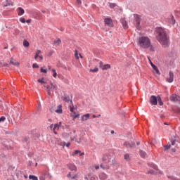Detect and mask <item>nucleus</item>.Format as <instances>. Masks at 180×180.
Segmentation results:
<instances>
[{"mask_svg":"<svg viewBox=\"0 0 180 180\" xmlns=\"http://www.w3.org/2000/svg\"><path fill=\"white\" fill-rule=\"evenodd\" d=\"M35 53L38 54V56H40V54L41 53V51L37 50Z\"/></svg>","mask_w":180,"mask_h":180,"instance_id":"49","label":"nucleus"},{"mask_svg":"<svg viewBox=\"0 0 180 180\" xmlns=\"http://www.w3.org/2000/svg\"><path fill=\"white\" fill-rule=\"evenodd\" d=\"M48 70H52V69H51V66L48 65Z\"/></svg>","mask_w":180,"mask_h":180,"instance_id":"62","label":"nucleus"},{"mask_svg":"<svg viewBox=\"0 0 180 180\" xmlns=\"http://www.w3.org/2000/svg\"><path fill=\"white\" fill-rule=\"evenodd\" d=\"M124 160H126V161H130V155L129 154H125L124 156Z\"/></svg>","mask_w":180,"mask_h":180,"instance_id":"31","label":"nucleus"},{"mask_svg":"<svg viewBox=\"0 0 180 180\" xmlns=\"http://www.w3.org/2000/svg\"><path fill=\"white\" fill-rule=\"evenodd\" d=\"M140 22H141V18H140V16L136 15V29H140Z\"/></svg>","mask_w":180,"mask_h":180,"instance_id":"17","label":"nucleus"},{"mask_svg":"<svg viewBox=\"0 0 180 180\" xmlns=\"http://www.w3.org/2000/svg\"><path fill=\"white\" fill-rule=\"evenodd\" d=\"M38 82H40V84H46V82H44V78L39 79Z\"/></svg>","mask_w":180,"mask_h":180,"instance_id":"42","label":"nucleus"},{"mask_svg":"<svg viewBox=\"0 0 180 180\" xmlns=\"http://www.w3.org/2000/svg\"><path fill=\"white\" fill-rule=\"evenodd\" d=\"M98 178L101 180L108 179V174H106L105 173L101 172L99 174Z\"/></svg>","mask_w":180,"mask_h":180,"instance_id":"16","label":"nucleus"},{"mask_svg":"<svg viewBox=\"0 0 180 180\" xmlns=\"http://www.w3.org/2000/svg\"><path fill=\"white\" fill-rule=\"evenodd\" d=\"M158 96H151L149 100L150 103H151V105H157L158 103Z\"/></svg>","mask_w":180,"mask_h":180,"instance_id":"6","label":"nucleus"},{"mask_svg":"<svg viewBox=\"0 0 180 180\" xmlns=\"http://www.w3.org/2000/svg\"><path fill=\"white\" fill-rule=\"evenodd\" d=\"M95 169H99V166H95Z\"/></svg>","mask_w":180,"mask_h":180,"instance_id":"61","label":"nucleus"},{"mask_svg":"<svg viewBox=\"0 0 180 180\" xmlns=\"http://www.w3.org/2000/svg\"><path fill=\"white\" fill-rule=\"evenodd\" d=\"M44 88H46V92L49 96H51L54 94L52 89H57V86L51 82L50 85H45Z\"/></svg>","mask_w":180,"mask_h":180,"instance_id":"4","label":"nucleus"},{"mask_svg":"<svg viewBox=\"0 0 180 180\" xmlns=\"http://www.w3.org/2000/svg\"><path fill=\"white\" fill-rule=\"evenodd\" d=\"M20 22H21V23H26V19H25V18H20Z\"/></svg>","mask_w":180,"mask_h":180,"instance_id":"44","label":"nucleus"},{"mask_svg":"<svg viewBox=\"0 0 180 180\" xmlns=\"http://www.w3.org/2000/svg\"><path fill=\"white\" fill-rule=\"evenodd\" d=\"M10 64H12L13 65H15L17 67L20 65L19 62H16V60L15 59H13V58H11Z\"/></svg>","mask_w":180,"mask_h":180,"instance_id":"19","label":"nucleus"},{"mask_svg":"<svg viewBox=\"0 0 180 180\" xmlns=\"http://www.w3.org/2000/svg\"><path fill=\"white\" fill-rule=\"evenodd\" d=\"M150 167L153 169H155L156 171H158V167L154 164H150Z\"/></svg>","mask_w":180,"mask_h":180,"instance_id":"37","label":"nucleus"},{"mask_svg":"<svg viewBox=\"0 0 180 180\" xmlns=\"http://www.w3.org/2000/svg\"><path fill=\"white\" fill-rule=\"evenodd\" d=\"M89 117H91V114H85L81 117V122H86Z\"/></svg>","mask_w":180,"mask_h":180,"instance_id":"13","label":"nucleus"},{"mask_svg":"<svg viewBox=\"0 0 180 180\" xmlns=\"http://www.w3.org/2000/svg\"><path fill=\"white\" fill-rule=\"evenodd\" d=\"M39 61H43V56L39 55Z\"/></svg>","mask_w":180,"mask_h":180,"instance_id":"50","label":"nucleus"},{"mask_svg":"<svg viewBox=\"0 0 180 180\" xmlns=\"http://www.w3.org/2000/svg\"><path fill=\"white\" fill-rule=\"evenodd\" d=\"M53 126H54V125H53V124H51V125L49 126L50 129H53Z\"/></svg>","mask_w":180,"mask_h":180,"instance_id":"60","label":"nucleus"},{"mask_svg":"<svg viewBox=\"0 0 180 180\" xmlns=\"http://www.w3.org/2000/svg\"><path fill=\"white\" fill-rule=\"evenodd\" d=\"M37 108L38 110H40L41 109V105L39 104Z\"/></svg>","mask_w":180,"mask_h":180,"instance_id":"56","label":"nucleus"},{"mask_svg":"<svg viewBox=\"0 0 180 180\" xmlns=\"http://www.w3.org/2000/svg\"><path fill=\"white\" fill-rule=\"evenodd\" d=\"M51 71L53 73V78H57V72H56V69H52Z\"/></svg>","mask_w":180,"mask_h":180,"instance_id":"35","label":"nucleus"},{"mask_svg":"<svg viewBox=\"0 0 180 180\" xmlns=\"http://www.w3.org/2000/svg\"><path fill=\"white\" fill-rule=\"evenodd\" d=\"M26 22L27 23H30V22H32V20H27Z\"/></svg>","mask_w":180,"mask_h":180,"instance_id":"59","label":"nucleus"},{"mask_svg":"<svg viewBox=\"0 0 180 180\" xmlns=\"http://www.w3.org/2000/svg\"><path fill=\"white\" fill-rule=\"evenodd\" d=\"M153 74L156 77H158V75H160V70H158V68H157V66L155 68H153Z\"/></svg>","mask_w":180,"mask_h":180,"instance_id":"22","label":"nucleus"},{"mask_svg":"<svg viewBox=\"0 0 180 180\" xmlns=\"http://www.w3.org/2000/svg\"><path fill=\"white\" fill-rule=\"evenodd\" d=\"M81 153V151L80 150H75L72 153V155H77V154H79Z\"/></svg>","mask_w":180,"mask_h":180,"instance_id":"38","label":"nucleus"},{"mask_svg":"<svg viewBox=\"0 0 180 180\" xmlns=\"http://www.w3.org/2000/svg\"><path fill=\"white\" fill-rule=\"evenodd\" d=\"M84 179L87 180H96L95 176L92 175V173H89L84 176Z\"/></svg>","mask_w":180,"mask_h":180,"instance_id":"10","label":"nucleus"},{"mask_svg":"<svg viewBox=\"0 0 180 180\" xmlns=\"http://www.w3.org/2000/svg\"><path fill=\"white\" fill-rule=\"evenodd\" d=\"M149 61H150V65H151V67H152L153 69L157 67V66H155V65L153 64V62H151V60H149Z\"/></svg>","mask_w":180,"mask_h":180,"instance_id":"45","label":"nucleus"},{"mask_svg":"<svg viewBox=\"0 0 180 180\" xmlns=\"http://www.w3.org/2000/svg\"><path fill=\"white\" fill-rule=\"evenodd\" d=\"M75 57L77 58V60H79V57L78 56V51L75 50Z\"/></svg>","mask_w":180,"mask_h":180,"instance_id":"39","label":"nucleus"},{"mask_svg":"<svg viewBox=\"0 0 180 180\" xmlns=\"http://www.w3.org/2000/svg\"><path fill=\"white\" fill-rule=\"evenodd\" d=\"M151 41L148 37H140L138 39V46L140 49L146 50L148 49L150 46Z\"/></svg>","mask_w":180,"mask_h":180,"instance_id":"2","label":"nucleus"},{"mask_svg":"<svg viewBox=\"0 0 180 180\" xmlns=\"http://www.w3.org/2000/svg\"><path fill=\"white\" fill-rule=\"evenodd\" d=\"M169 99L172 102H178L179 101V96H177L176 94H172Z\"/></svg>","mask_w":180,"mask_h":180,"instance_id":"11","label":"nucleus"},{"mask_svg":"<svg viewBox=\"0 0 180 180\" xmlns=\"http://www.w3.org/2000/svg\"><path fill=\"white\" fill-rule=\"evenodd\" d=\"M110 8H115V6H116V4H110Z\"/></svg>","mask_w":180,"mask_h":180,"instance_id":"51","label":"nucleus"},{"mask_svg":"<svg viewBox=\"0 0 180 180\" xmlns=\"http://www.w3.org/2000/svg\"><path fill=\"white\" fill-rule=\"evenodd\" d=\"M99 68H101L103 71H105L106 70H110L111 67L109 64L103 65V62L101 61L99 63Z\"/></svg>","mask_w":180,"mask_h":180,"instance_id":"5","label":"nucleus"},{"mask_svg":"<svg viewBox=\"0 0 180 180\" xmlns=\"http://www.w3.org/2000/svg\"><path fill=\"white\" fill-rule=\"evenodd\" d=\"M23 46L24 47H29V46H30V44L29 43V41H27V40H24Z\"/></svg>","mask_w":180,"mask_h":180,"instance_id":"27","label":"nucleus"},{"mask_svg":"<svg viewBox=\"0 0 180 180\" xmlns=\"http://www.w3.org/2000/svg\"><path fill=\"white\" fill-rule=\"evenodd\" d=\"M140 155L142 158H146V157L147 156V153H146V152L143 150H140Z\"/></svg>","mask_w":180,"mask_h":180,"instance_id":"24","label":"nucleus"},{"mask_svg":"<svg viewBox=\"0 0 180 180\" xmlns=\"http://www.w3.org/2000/svg\"><path fill=\"white\" fill-rule=\"evenodd\" d=\"M39 179H40V180H45L44 176H41L39 177Z\"/></svg>","mask_w":180,"mask_h":180,"instance_id":"55","label":"nucleus"},{"mask_svg":"<svg viewBox=\"0 0 180 180\" xmlns=\"http://www.w3.org/2000/svg\"><path fill=\"white\" fill-rule=\"evenodd\" d=\"M19 33H20V31H19L18 29H15L13 31L14 36H18Z\"/></svg>","mask_w":180,"mask_h":180,"instance_id":"30","label":"nucleus"},{"mask_svg":"<svg viewBox=\"0 0 180 180\" xmlns=\"http://www.w3.org/2000/svg\"><path fill=\"white\" fill-rule=\"evenodd\" d=\"M148 49H150V51H155V49L154 48V46H153L150 44V46L148 47Z\"/></svg>","mask_w":180,"mask_h":180,"instance_id":"43","label":"nucleus"},{"mask_svg":"<svg viewBox=\"0 0 180 180\" xmlns=\"http://www.w3.org/2000/svg\"><path fill=\"white\" fill-rule=\"evenodd\" d=\"M40 72H43L44 74H47V69H46V67H41Z\"/></svg>","mask_w":180,"mask_h":180,"instance_id":"28","label":"nucleus"},{"mask_svg":"<svg viewBox=\"0 0 180 180\" xmlns=\"http://www.w3.org/2000/svg\"><path fill=\"white\" fill-rule=\"evenodd\" d=\"M121 23L124 27V29H129V25H127V22L124 20V19L121 20Z\"/></svg>","mask_w":180,"mask_h":180,"instance_id":"21","label":"nucleus"},{"mask_svg":"<svg viewBox=\"0 0 180 180\" xmlns=\"http://www.w3.org/2000/svg\"><path fill=\"white\" fill-rule=\"evenodd\" d=\"M4 67H8V64L3 65Z\"/></svg>","mask_w":180,"mask_h":180,"instance_id":"64","label":"nucleus"},{"mask_svg":"<svg viewBox=\"0 0 180 180\" xmlns=\"http://www.w3.org/2000/svg\"><path fill=\"white\" fill-rule=\"evenodd\" d=\"M68 178H71V179H75V178H77V174H75V175L72 176L71 172H70L68 174Z\"/></svg>","mask_w":180,"mask_h":180,"instance_id":"29","label":"nucleus"},{"mask_svg":"<svg viewBox=\"0 0 180 180\" xmlns=\"http://www.w3.org/2000/svg\"><path fill=\"white\" fill-rule=\"evenodd\" d=\"M166 81L170 84L174 82V72L171 71L169 72V77L166 78Z\"/></svg>","mask_w":180,"mask_h":180,"instance_id":"8","label":"nucleus"},{"mask_svg":"<svg viewBox=\"0 0 180 180\" xmlns=\"http://www.w3.org/2000/svg\"><path fill=\"white\" fill-rule=\"evenodd\" d=\"M70 112H72V113L74 112V108L72 107H70Z\"/></svg>","mask_w":180,"mask_h":180,"instance_id":"58","label":"nucleus"},{"mask_svg":"<svg viewBox=\"0 0 180 180\" xmlns=\"http://www.w3.org/2000/svg\"><path fill=\"white\" fill-rule=\"evenodd\" d=\"M54 44H60L61 43V39H58L57 40L53 41Z\"/></svg>","mask_w":180,"mask_h":180,"instance_id":"40","label":"nucleus"},{"mask_svg":"<svg viewBox=\"0 0 180 180\" xmlns=\"http://www.w3.org/2000/svg\"><path fill=\"white\" fill-rule=\"evenodd\" d=\"M164 124H165L166 126H168L169 124L167 122H165Z\"/></svg>","mask_w":180,"mask_h":180,"instance_id":"63","label":"nucleus"},{"mask_svg":"<svg viewBox=\"0 0 180 180\" xmlns=\"http://www.w3.org/2000/svg\"><path fill=\"white\" fill-rule=\"evenodd\" d=\"M169 22L172 24V25H175V18H174V15H171L170 17V21Z\"/></svg>","mask_w":180,"mask_h":180,"instance_id":"26","label":"nucleus"},{"mask_svg":"<svg viewBox=\"0 0 180 180\" xmlns=\"http://www.w3.org/2000/svg\"><path fill=\"white\" fill-rule=\"evenodd\" d=\"M63 101H64L65 102H67L68 103L70 102V103H72V100H71V98H70L69 96H65L63 97H62Z\"/></svg>","mask_w":180,"mask_h":180,"instance_id":"18","label":"nucleus"},{"mask_svg":"<svg viewBox=\"0 0 180 180\" xmlns=\"http://www.w3.org/2000/svg\"><path fill=\"white\" fill-rule=\"evenodd\" d=\"M171 148V145H167L165 146V150H169Z\"/></svg>","mask_w":180,"mask_h":180,"instance_id":"48","label":"nucleus"},{"mask_svg":"<svg viewBox=\"0 0 180 180\" xmlns=\"http://www.w3.org/2000/svg\"><path fill=\"white\" fill-rule=\"evenodd\" d=\"M77 1V4L78 5H81L82 2H81V0H76Z\"/></svg>","mask_w":180,"mask_h":180,"instance_id":"53","label":"nucleus"},{"mask_svg":"<svg viewBox=\"0 0 180 180\" xmlns=\"http://www.w3.org/2000/svg\"><path fill=\"white\" fill-rule=\"evenodd\" d=\"M82 155H85V153H81V152H80L79 156H80V157H82Z\"/></svg>","mask_w":180,"mask_h":180,"instance_id":"57","label":"nucleus"},{"mask_svg":"<svg viewBox=\"0 0 180 180\" xmlns=\"http://www.w3.org/2000/svg\"><path fill=\"white\" fill-rule=\"evenodd\" d=\"M158 102L160 106H162V105H164V103H162V101L161 100V97L160 96H158Z\"/></svg>","mask_w":180,"mask_h":180,"instance_id":"25","label":"nucleus"},{"mask_svg":"<svg viewBox=\"0 0 180 180\" xmlns=\"http://www.w3.org/2000/svg\"><path fill=\"white\" fill-rule=\"evenodd\" d=\"M72 117H73V119H77V118L79 117V114H77L76 112H73V115H72Z\"/></svg>","mask_w":180,"mask_h":180,"instance_id":"36","label":"nucleus"},{"mask_svg":"<svg viewBox=\"0 0 180 180\" xmlns=\"http://www.w3.org/2000/svg\"><path fill=\"white\" fill-rule=\"evenodd\" d=\"M104 22L107 26H109V27H113V21L112 20V18H107L104 20Z\"/></svg>","mask_w":180,"mask_h":180,"instance_id":"9","label":"nucleus"},{"mask_svg":"<svg viewBox=\"0 0 180 180\" xmlns=\"http://www.w3.org/2000/svg\"><path fill=\"white\" fill-rule=\"evenodd\" d=\"M68 168H69L70 171H74L75 172H77V166H75V165L74 164H68Z\"/></svg>","mask_w":180,"mask_h":180,"instance_id":"14","label":"nucleus"},{"mask_svg":"<svg viewBox=\"0 0 180 180\" xmlns=\"http://www.w3.org/2000/svg\"><path fill=\"white\" fill-rule=\"evenodd\" d=\"M64 146H66V147H70V146H71V143L68 142V143H63Z\"/></svg>","mask_w":180,"mask_h":180,"instance_id":"47","label":"nucleus"},{"mask_svg":"<svg viewBox=\"0 0 180 180\" xmlns=\"http://www.w3.org/2000/svg\"><path fill=\"white\" fill-rule=\"evenodd\" d=\"M171 143H172V146H174L175 145V140H172Z\"/></svg>","mask_w":180,"mask_h":180,"instance_id":"54","label":"nucleus"},{"mask_svg":"<svg viewBox=\"0 0 180 180\" xmlns=\"http://www.w3.org/2000/svg\"><path fill=\"white\" fill-rule=\"evenodd\" d=\"M32 68H39V65H37V63H34L32 65Z\"/></svg>","mask_w":180,"mask_h":180,"instance_id":"46","label":"nucleus"},{"mask_svg":"<svg viewBox=\"0 0 180 180\" xmlns=\"http://www.w3.org/2000/svg\"><path fill=\"white\" fill-rule=\"evenodd\" d=\"M29 179H32V180H39V179L37 178V176H34V175H30V176H29Z\"/></svg>","mask_w":180,"mask_h":180,"instance_id":"33","label":"nucleus"},{"mask_svg":"<svg viewBox=\"0 0 180 180\" xmlns=\"http://www.w3.org/2000/svg\"><path fill=\"white\" fill-rule=\"evenodd\" d=\"M158 33L157 39L162 47H168L169 46V37L167 34V32L162 27H158L156 30Z\"/></svg>","mask_w":180,"mask_h":180,"instance_id":"1","label":"nucleus"},{"mask_svg":"<svg viewBox=\"0 0 180 180\" xmlns=\"http://www.w3.org/2000/svg\"><path fill=\"white\" fill-rule=\"evenodd\" d=\"M124 146H125V147H127V148H131V147H133V146L130 143H129V142H125L124 143Z\"/></svg>","mask_w":180,"mask_h":180,"instance_id":"32","label":"nucleus"},{"mask_svg":"<svg viewBox=\"0 0 180 180\" xmlns=\"http://www.w3.org/2000/svg\"><path fill=\"white\" fill-rule=\"evenodd\" d=\"M18 16H22V15H23L25 13V10L21 8V7H19L18 9Z\"/></svg>","mask_w":180,"mask_h":180,"instance_id":"20","label":"nucleus"},{"mask_svg":"<svg viewBox=\"0 0 180 180\" xmlns=\"http://www.w3.org/2000/svg\"><path fill=\"white\" fill-rule=\"evenodd\" d=\"M71 141H75V143H77V144H79L81 143V138H78L75 139V138H72Z\"/></svg>","mask_w":180,"mask_h":180,"instance_id":"23","label":"nucleus"},{"mask_svg":"<svg viewBox=\"0 0 180 180\" xmlns=\"http://www.w3.org/2000/svg\"><path fill=\"white\" fill-rule=\"evenodd\" d=\"M5 120H6V117H5L4 116L0 117V123L5 122Z\"/></svg>","mask_w":180,"mask_h":180,"instance_id":"41","label":"nucleus"},{"mask_svg":"<svg viewBox=\"0 0 180 180\" xmlns=\"http://www.w3.org/2000/svg\"><path fill=\"white\" fill-rule=\"evenodd\" d=\"M40 55H38L37 53H35L34 59L37 60V58L39 57Z\"/></svg>","mask_w":180,"mask_h":180,"instance_id":"52","label":"nucleus"},{"mask_svg":"<svg viewBox=\"0 0 180 180\" xmlns=\"http://www.w3.org/2000/svg\"><path fill=\"white\" fill-rule=\"evenodd\" d=\"M102 160L103 162L110 164V165H116V160H115V158L110 155H103L102 158Z\"/></svg>","mask_w":180,"mask_h":180,"instance_id":"3","label":"nucleus"},{"mask_svg":"<svg viewBox=\"0 0 180 180\" xmlns=\"http://www.w3.org/2000/svg\"><path fill=\"white\" fill-rule=\"evenodd\" d=\"M61 124H63V123L61 122H59L53 125V131L54 134H57L56 130H60V127L61 126Z\"/></svg>","mask_w":180,"mask_h":180,"instance_id":"7","label":"nucleus"},{"mask_svg":"<svg viewBox=\"0 0 180 180\" xmlns=\"http://www.w3.org/2000/svg\"><path fill=\"white\" fill-rule=\"evenodd\" d=\"M55 112L58 115H63V105H58Z\"/></svg>","mask_w":180,"mask_h":180,"instance_id":"15","label":"nucleus"},{"mask_svg":"<svg viewBox=\"0 0 180 180\" xmlns=\"http://www.w3.org/2000/svg\"><path fill=\"white\" fill-rule=\"evenodd\" d=\"M109 165V163H106L104 162V163L101 164L100 168H102V169H109L110 168V166Z\"/></svg>","mask_w":180,"mask_h":180,"instance_id":"12","label":"nucleus"},{"mask_svg":"<svg viewBox=\"0 0 180 180\" xmlns=\"http://www.w3.org/2000/svg\"><path fill=\"white\" fill-rule=\"evenodd\" d=\"M98 71H99L98 67H96L94 69H90V72H98Z\"/></svg>","mask_w":180,"mask_h":180,"instance_id":"34","label":"nucleus"}]
</instances>
